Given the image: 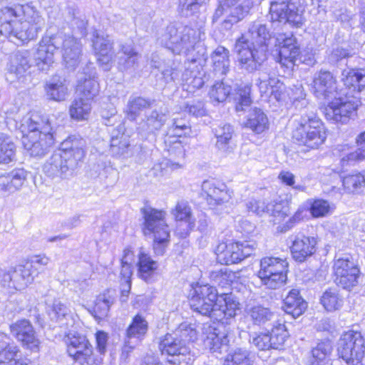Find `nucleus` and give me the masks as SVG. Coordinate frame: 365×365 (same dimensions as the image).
<instances>
[{"mask_svg":"<svg viewBox=\"0 0 365 365\" xmlns=\"http://www.w3.org/2000/svg\"><path fill=\"white\" fill-rule=\"evenodd\" d=\"M202 196L211 208L228 203L232 197L233 192L222 182L215 180L203 181L201 185Z\"/></svg>","mask_w":365,"mask_h":365,"instance_id":"f3484780","label":"nucleus"},{"mask_svg":"<svg viewBox=\"0 0 365 365\" xmlns=\"http://www.w3.org/2000/svg\"><path fill=\"white\" fill-rule=\"evenodd\" d=\"M245 125L255 133L260 134L268 129L269 120L267 115L261 109L253 108L247 115Z\"/></svg>","mask_w":365,"mask_h":365,"instance_id":"e433bc0d","label":"nucleus"},{"mask_svg":"<svg viewBox=\"0 0 365 365\" xmlns=\"http://www.w3.org/2000/svg\"><path fill=\"white\" fill-rule=\"evenodd\" d=\"M173 334L184 344H186L188 342L194 341L197 339V333L195 327L192 325L182 323L178 329L173 332Z\"/></svg>","mask_w":365,"mask_h":365,"instance_id":"680f3d73","label":"nucleus"},{"mask_svg":"<svg viewBox=\"0 0 365 365\" xmlns=\"http://www.w3.org/2000/svg\"><path fill=\"white\" fill-rule=\"evenodd\" d=\"M324 113L328 120L346 123L354 116L361 102L359 97L349 96L347 93L337 95V98L326 102Z\"/></svg>","mask_w":365,"mask_h":365,"instance_id":"9d476101","label":"nucleus"},{"mask_svg":"<svg viewBox=\"0 0 365 365\" xmlns=\"http://www.w3.org/2000/svg\"><path fill=\"white\" fill-rule=\"evenodd\" d=\"M212 132L217 139L215 146L225 153H230L232 151V140L234 135L233 127L226 123H221L212 128Z\"/></svg>","mask_w":365,"mask_h":365,"instance_id":"c85d7f7f","label":"nucleus"},{"mask_svg":"<svg viewBox=\"0 0 365 365\" xmlns=\"http://www.w3.org/2000/svg\"><path fill=\"white\" fill-rule=\"evenodd\" d=\"M150 106V102L142 97H131L128 103L127 113L130 120H134L140 113Z\"/></svg>","mask_w":365,"mask_h":365,"instance_id":"bf43d9fd","label":"nucleus"},{"mask_svg":"<svg viewBox=\"0 0 365 365\" xmlns=\"http://www.w3.org/2000/svg\"><path fill=\"white\" fill-rule=\"evenodd\" d=\"M68 355L82 365H98L101 363L102 360L96 356L93 346L88 340L81 343V345L78 346L73 353H69Z\"/></svg>","mask_w":365,"mask_h":365,"instance_id":"c9c22d12","label":"nucleus"},{"mask_svg":"<svg viewBox=\"0 0 365 365\" xmlns=\"http://www.w3.org/2000/svg\"><path fill=\"white\" fill-rule=\"evenodd\" d=\"M192 297L201 298L207 301H217L218 294L215 287L209 284H197L193 287Z\"/></svg>","mask_w":365,"mask_h":365,"instance_id":"e2e57ef3","label":"nucleus"},{"mask_svg":"<svg viewBox=\"0 0 365 365\" xmlns=\"http://www.w3.org/2000/svg\"><path fill=\"white\" fill-rule=\"evenodd\" d=\"M159 349L162 355L172 357L168 361L173 364H188L192 361L190 348L173 333L167 334L160 340Z\"/></svg>","mask_w":365,"mask_h":365,"instance_id":"4468645a","label":"nucleus"},{"mask_svg":"<svg viewBox=\"0 0 365 365\" xmlns=\"http://www.w3.org/2000/svg\"><path fill=\"white\" fill-rule=\"evenodd\" d=\"M232 91L231 86L226 85L223 81L217 82L213 85L210 96L212 99L220 103L226 100Z\"/></svg>","mask_w":365,"mask_h":365,"instance_id":"69168bd1","label":"nucleus"},{"mask_svg":"<svg viewBox=\"0 0 365 365\" xmlns=\"http://www.w3.org/2000/svg\"><path fill=\"white\" fill-rule=\"evenodd\" d=\"M333 350L332 343L330 340H323L319 342L311 351V356L308 359L309 365H326L330 361V356Z\"/></svg>","mask_w":365,"mask_h":365,"instance_id":"f704fd0d","label":"nucleus"},{"mask_svg":"<svg viewBox=\"0 0 365 365\" xmlns=\"http://www.w3.org/2000/svg\"><path fill=\"white\" fill-rule=\"evenodd\" d=\"M335 282L344 289H350L357 284L359 269L352 260L348 258L336 259L333 265Z\"/></svg>","mask_w":365,"mask_h":365,"instance_id":"a211bd4d","label":"nucleus"},{"mask_svg":"<svg viewBox=\"0 0 365 365\" xmlns=\"http://www.w3.org/2000/svg\"><path fill=\"white\" fill-rule=\"evenodd\" d=\"M292 138L299 145L317 149L327 138L326 129L313 110H307L302 114L299 125L292 133Z\"/></svg>","mask_w":365,"mask_h":365,"instance_id":"0eeeda50","label":"nucleus"},{"mask_svg":"<svg viewBox=\"0 0 365 365\" xmlns=\"http://www.w3.org/2000/svg\"><path fill=\"white\" fill-rule=\"evenodd\" d=\"M197 58L192 55L191 58H187L188 64L182 74L183 88L189 92H194L196 89L202 88L205 83V72L202 67L196 63Z\"/></svg>","mask_w":365,"mask_h":365,"instance_id":"b1692460","label":"nucleus"},{"mask_svg":"<svg viewBox=\"0 0 365 365\" xmlns=\"http://www.w3.org/2000/svg\"><path fill=\"white\" fill-rule=\"evenodd\" d=\"M16 145L12 139L4 133H0V164H8L15 159Z\"/></svg>","mask_w":365,"mask_h":365,"instance_id":"09e8293b","label":"nucleus"},{"mask_svg":"<svg viewBox=\"0 0 365 365\" xmlns=\"http://www.w3.org/2000/svg\"><path fill=\"white\" fill-rule=\"evenodd\" d=\"M320 301L324 309L329 312L337 310L343 304V299L336 289L326 290L323 293Z\"/></svg>","mask_w":365,"mask_h":365,"instance_id":"5fc2aeb1","label":"nucleus"},{"mask_svg":"<svg viewBox=\"0 0 365 365\" xmlns=\"http://www.w3.org/2000/svg\"><path fill=\"white\" fill-rule=\"evenodd\" d=\"M48 98L56 101H64L68 94V88L64 83V80L60 77L52 78L46 86Z\"/></svg>","mask_w":365,"mask_h":365,"instance_id":"c03bdc74","label":"nucleus"},{"mask_svg":"<svg viewBox=\"0 0 365 365\" xmlns=\"http://www.w3.org/2000/svg\"><path fill=\"white\" fill-rule=\"evenodd\" d=\"M168 152L170 158L155 165V169H158V167L161 168L163 165L170 168L172 170L179 169L182 167L181 160L184 159L185 155V149L182 143L178 140L173 141V145L168 149Z\"/></svg>","mask_w":365,"mask_h":365,"instance_id":"58836bf2","label":"nucleus"},{"mask_svg":"<svg viewBox=\"0 0 365 365\" xmlns=\"http://www.w3.org/2000/svg\"><path fill=\"white\" fill-rule=\"evenodd\" d=\"M252 6V0L219 1L212 16V22L215 23L220 18L225 17L223 21L225 27L230 28L233 24L243 19Z\"/></svg>","mask_w":365,"mask_h":365,"instance_id":"f8f14e48","label":"nucleus"},{"mask_svg":"<svg viewBox=\"0 0 365 365\" xmlns=\"http://www.w3.org/2000/svg\"><path fill=\"white\" fill-rule=\"evenodd\" d=\"M330 211V205L327 200H315L310 207V212L314 217L326 216Z\"/></svg>","mask_w":365,"mask_h":365,"instance_id":"774afa93","label":"nucleus"},{"mask_svg":"<svg viewBox=\"0 0 365 365\" xmlns=\"http://www.w3.org/2000/svg\"><path fill=\"white\" fill-rule=\"evenodd\" d=\"M87 24L84 16H74L71 22V36L61 32L52 35L46 34L39 42L34 56V62L38 68L47 71L54 63V53L61 46L66 66L74 69L80 62V39L87 34Z\"/></svg>","mask_w":365,"mask_h":365,"instance_id":"f257e3e1","label":"nucleus"},{"mask_svg":"<svg viewBox=\"0 0 365 365\" xmlns=\"http://www.w3.org/2000/svg\"><path fill=\"white\" fill-rule=\"evenodd\" d=\"M46 313L51 321L65 329L74 328L78 324L76 316L59 299H54L51 304H47Z\"/></svg>","mask_w":365,"mask_h":365,"instance_id":"4be33fe9","label":"nucleus"},{"mask_svg":"<svg viewBox=\"0 0 365 365\" xmlns=\"http://www.w3.org/2000/svg\"><path fill=\"white\" fill-rule=\"evenodd\" d=\"M171 213L178 222L175 230L177 235L181 238L186 237L195 227L188 202L185 200L178 201Z\"/></svg>","mask_w":365,"mask_h":365,"instance_id":"5701e85b","label":"nucleus"},{"mask_svg":"<svg viewBox=\"0 0 365 365\" xmlns=\"http://www.w3.org/2000/svg\"><path fill=\"white\" fill-rule=\"evenodd\" d=\"M274 41L279 47V63L287 68H292L301 53L297 38L292 34H279Z\"/></svg>","mask_w":365,"mask_h":365,"instance_id":"2eb2a0df","label":"nucleus"},{"mask_svg":"<svg viewBox=\"0 0 365 365\" xmlns=\"http://www.w3.org/2000/svg\"><path fill=\"white\" fill-rule=\"evenodd\" d=\"M337 353L348 365L361 362L365 354V340L361 332L349 330L341 334L337 344Z\"/></svg>","mask_w":365,"mask_h":365,"instance_id":"9b49d317","label":"nucleus"},{"mask_svg":"<svg viewBox=\"0 0 365 365\" xmlns=\"http://www.w3.org/2000/svg\"><path fill=\"white\" fill-rule=\"evenodd\" d=\"M2 282L4 286L12 287L16 290H21L26 288L28 284L21 274V269L16 265L14 267L9 268V270L2 274Z\"/></svg>","mask_w":365,"mask_h":365,"instance_id":"de8ad7c7","label":"nucleus"},{"mask_svg":"<svg viewBox=\"0 0 365 365\" xmlns=\"http://www.w3.org/2000/svg\"><path fill=\"white\" fill-rule=\"evenodd\" d=\"M43 24L42 16L30 4L0 9V34L17 45L35 38Z\"/></svg>","mask_w":365,"mask_h":365,"instance_id":"f03ea898","label":"nucleus"},{"mask_svg":"<svg viewBox=\"0 0 365 365\" xmlns=\"http://www.w3.org/2000/svg\"><path fill=\"white\" fill-rule=\"evenodd\" d=\"M202 196L211 208L228 203L232 197L233 192L222 182L215 180L203 181L201 185Z\"/></svg>","mask_w":365,"mask_h":365,"instance_id":"dca6fc26","label":"nucleus"},{"mask_svg":"<svg viewBox=\"0 0 365 365\" xmlns=\"http://www.w3.org/2000/svg\"><path fill=\"white\" fill-rule=\"evenodd\" d=\"M166 115L162 111L157 110H152L146 115L145 123L150 132L159 130L166 121Z\"/></svg>","mask_w":365,"mask_h":365,"instance_id":"0e129e2a","label":"nucleus"},{"mask_svg":"<svg viewBox=\"0 0 365 365\" xmlns=\"http://www.w3.org/2000/svg\"><path fill=\"white\" fill-rule=\"evenodd\" d=\"M307 304L300 296L299 291L293 289L289 291L284 299V309L286 313L297 318L302 315L307 309Z\"/></svg>","mask_w":365,"mask_h":365,"instance_id":"72a5a7b5","label":"nucleus"},{"mask_svg":"<svg viewBox=\"0 0 365 365\" xmlns=\"http://www.w3.org/2000/svg\"><path fill=\"white\" fill-rule=\"evenodd\" d=\"M102 44L98 43H95V55L97 58V61L99 65L104 71H109L112 67L114 51L113 46L108 48L100 49Z\"/></svg>","mask_w":365,"mask_h":365,"instance_id":"13d9d810","label":"nucleus"},{"mask_svg":"<svg viewBox=\"0 0 365 365\" xmlns=\"http://www.w3.org/2000/svg\"><path fill=\"white\" fill-rule=\"evenodd\" d=\"M269 14L273 22L288 23L300 27L304 21L302 10L289 0H272Z\"/></svg>","mask_w":365,"mask_h":365,"instance_id":"ddd939ff","label":"nucleus"},{"mask_svg":"<svg viewBox=\"0 0 365 365\" xmlns=\"http://www.w3.org/2000/svg\"><path fill=\"white\" fill-rule=\"evenodd\" d=\"M205 0H179V8L183 16H190L198 12Z\"/></svg>","mask_w":365,"mask_h":365,"instance_id":"338daca9","label":"nucleus"},{"mask_svg":"<svg viewBox=\"0 0 365 365\" xmlns=\"http://www.w3.org/2000/svg\"><path fill=\"white\" fill-rule=\"evenodd\" d=\"M27 178V172L23 168L11 170L0 176V193L9 196L19 190Z\"/></svg>","mask_w":365,"mask_h":365,"instance_id":"a878e982","label":"nucleus"},{"mask_svg":"<svg viewBox=\"0 0 365 365\" xmlns=\"http://www.w3.org/2000/svg\"><path fill=\"white\" fill-rule=\"evenodd\" d=\"M216 302L217 301H207L192 297L190 299V307L194 312L212 318H214V312H216Z\"/></svg>","mask_w":365,"mask_h":365,"instance_id":"864d4df0","label":"nucleus"},{"mask_svg":"<svg viewBox=\"0 0 365 365\" xmlns=\"http://www.w3.org/2000/svg\"><path fill=\"white\" fill-rule=\"evenodd\" d=\"M255 356L245 349L237 348L226 357L224 365H253Z\"/></svg>","mask_w":365,"mask_h":365,"instance_id":"49530a36","label":"nucleus"},{"mask_svg":"<svg viewBox=\"0 0 365 365\" xmlns=\"http://www.w3.org/2000/svg\"><path fill=\"white\" fill-rule=\"evenodd\" d=\"M214 71L226 74L230 69V52L223 46H218L211 55Z\"/></svg>","mask_w":365,"mask_h":365,"instance_id":"37998d69","label":"nucleus"},{"mask_svg":"<svg viewBox=\"0 0 365 365\" xmlns=\"http://www.w3.org/2000/svg\"><path fill=\"white\" fill-rule=\"evenodd\" d=\"M289 240L291 242L290 251L292 258L298 262H304L317 250V240L314 237L298 233L291 235Z\"/></svg>","mask_w":365,"mask_h":365,"instance_id":"412c9836","label":"nucleus"},{"mask_svg":"<svg viewBox=\"0 0 365 365\" xmlns=\"http://www.w3.org/2000/svg\"><path fill=\"white\" fill-rule=\"evenodd\" d=\"M288 262L286 259L265 257L260 260V269L257 276L262 284L269 289L281 287L287 279Z\"/></svg>","mask_w":365,"mask_h":365,"instance_id":"1a4fd4ad","label":"nucleus"},{"mask_svg":"<svg viewBox=\"0 0 365 365\" xmlns=\"http://www.w3.org/2000/svg\"><path fill=\"white\" fill-rule=\"evenodd\" d=\"M31 65V53L29 51H17L11 59L7 79L13 81L11 76H15L19 81H21L29 73Z\"/></svg>","mask_w":365,"mask_h":365,"instance_id":"bb28decb","label":"nucleus"},{"mask_svg":"<svg viewBox=\"0 0 365 365\" xmlns=\"http://www.w3.org/2000/svg\"><path fill=\"white\" fill-rule=\"evenodd\" d=\"M118 55V63L123 69L133 67L140 56L131 43L122 44Z\"/></svg>","mask_w":365,"mask_h":365,"instance_id":"a18cd8bd","label":"nucleus"},{"mask_svg":"<svg viewBox=\"0 0 365 365\" xmlns=\"http://www.w3.org/2000/svg\"><path fill=\"white\" fill-rule=\"evenodd\" d=\"M271 41V33L265 24L252 22L245 35L240 37L235 45L241 68L250 73L258 70L267 58Z\"/></svg>","mask_w":365,"mask_h":365,"instance_id":"7ed1b4c3","label":"nucleus"},{"mask_svg":"<svg viewBox=\"0 0 365 365\" xmlns=\"http://www.w3.org/2000/svg\"><path fill=\"white\" fill-rule=\"evenodd\" d=\"M342 183L349 192H357L365 185V176L359 172H353L343 177Z\"/></svg>","mask_w":365,"mask_h":365,"instance_id":"4d7b16f0","label":"nucleus"},{"mask_svg":"<svg viewBox=\"0 0 365 365\" xmlns=\"http://www.w3.org/2000/svg\"><path fill=\"white\" fill-rule=\"evenodd\" d=\"M204 345L212 353L222 354L228 349L229 339L226 334H220L218 330L210 325H204Z\"/></svg>","mask_w":365,"mask_h":365,"instance_id":"393cba45","label":"nucleus"},{"mask_svg":"<svg viewBox=\"0 0 365 365\" xmlns=\"http://www.w3.org/2000/svg\"><path fill=\"white\" fill-rule=\"evenodd\" d=\"M314 96L326 102L337 98L340 93L337 89L336 80L329 71H321L314 76L312 83Z\"/></svg>","mask_w":365,"mask_h":365,"instance_id":"6ab92c4d","label":"nucleus"},{"mask_svg":"<svg viewBox=\"0 0 365 365\" xmlns=\"http://www.w3.org/2000/svg\"><path fill=\"white\" fill-rule=\"evenodd\" d=\"M92 101L85 99L83 97L75 98L69 108V113L71 118L76 120H87L90 115L92 106Z\"/></svg>","mask_w":365,"mask_h":365,"instance_id":"79ce46f5","label":"nucleus"},{"mask_svg":"<svg viewBox=\"0 0 365 365\" xmlns=\"http://www.w3.org/2000/svg\"><path fill=\"white\" fill-rule=\"evenodd\" d=\"M114 303V299L108 294L97 297L91 314L97 319H102L108 315L110 308Z\"/></svg>","mask_w":365,"mask_h":365,"instance_id":"3c124183","label":"nucleus"},{"mask_svg":"<svg viewBox=\"0 0 365 365\" xmlns=\"http://www.w3.org/2000/svg\"><path fill=\"white\" fill-rule=\"evenodd\" d=\"M238 242H221L215 250L217 260L222 264H232L240 262Z\"/></svg>","mask_w":365,"mask_h":365,"instance_id":"473e14b6","label":"nucleus"},{"mask_svg":"<svg viewBox=\"0 0 365 365\" xmlns=\"http://www.w3.org/2000/svg\"><path fill=\"white\" fill-rule=\"evenodd\" d=\"M138 274L140 278L150 282L158 267V264L153 260L143 248H140L138 252Z\"/></svg>","mask_w":365,"mask_h":365,"instance_id":"2f4dec72","label":"nucleus"},{"mask_svg":"<svg viewBox=\"0 0 365 365\" xmlns=\"http://www.w3.org/2000/svg\"><path fill=\"white\" fill-rule=\"evenodd\" d=\"M245 311L247 318L253 324L258 326L265 325L275 317V314L269 308L259 304L247 306Z\"/></svg>","mask_w":365,"mask_h":365,"instance_id":"4c0bfd02","label":"nucleus"},{"mask_svg":"<svg viewBox=\"0 0 365 365\" xmlns=\"http://www.w3.org/2000/svg\"><path fill=\"white\" fill-rule=\"evenodd\" d=\"M19 352L18 346L4 334H0V365H12Z\"/></svg>","mask_w":365,"mask_h":365,"instance_id":"a19ab883","label":"nucleus"},{"mask_svg":"<svg viewBox=\"0 0 365 365\" xmlns=\"http://www.w3.org/2000/svg\"><path fill=\"white\" fill-rule=\"evenodd\" d=\"M344 86L359 93L365 88V67L344 69L341 73Z\"/></svg>","mask_w":365,"mask_h":365,"instance_id":"7c9ffc66","label":"nucleus"},{"mask_svg":"<svg viewBox=\"0 0 365 365\" xmlns=\"http://www.w3.org/2000/svg\"><path fill=\"white\" fill-rule=\"evenodd\" d=\"M269 334L272 349H280L289 336L285 325L279 322L273 325L271 332Z\"/></svg>","mask_w":365,"mask_h":365,"instance_id":"6e6d98bb","label":"nucleus"},{"mask_svg":"<svg viewBox=\"0 0 365 365\" xmlns=\"http://www.w3.org/2000/svg\"><path fill=\"white\" fill-rule=\"evenodd\" d=\"M77 91L80 97L93 101L99 92L98 82L94 77L85 78L83 81L81 80L77 86Z\"/></svg>","mask_w":365,"mask_h":365,"instance_id":"603ef678","label":"nucleus"},{"mask_svg":"<svg viewBox=\"0 0 365 365\" xmlns=\"http://www.w3.org/2000/svg\"><path fill=\"white\" fill-rule=\"evenodd\" d=\"M205 38L202 28L193 29L189 26L175 22L168 25L159 37L160 43L176 54L188 56L195 49L198 55H204L201 41Z\"/></svg>","mask_w":365,"mask_h":365,"instance_id":"423d86ee","label":"nucleus"},{"mask_svg":"<svg viewBox=\"0 0 365 365\" xmlns=\"http://www.w3.org/2000/svg\"><path fill=\"white\" fill-rule=\"evenodd\" d=\"M76 328V325H75L74 328L67 329L68 332L65 331V342L67 345L68 354L73 353V351L78 346H81V343H84L88 340L86 336L76 332L75 331Z\"/></svg>","mask_w":365,"mask_h":365,"instance_id":"052dcab7","label":"nucleus"},{"mask_svg":"<svg viewBox=\"0 0 365 365\" xmlns=\"http://www.w3.org/2000/svg\"><path fill=\"white\" fill-rule=\"evenodd\" d=\"M86 140L77 135L68 137L43 165V172L51 178H68L85 156Z\"/></svg>","mask_w":365,"mask_h":365,"instance_id":"39448f33","label":"nucleus"},{"mask_svg":"<svg viewBox=\"0 0 365 365\" xmlns=\"http://www.w3.org/2000/svg\"><path fill=\"white\" fill-rule=\"evenodd\" d=\"M148 329V323L145 319L140 315H135L126 330V339L124 349H133L144 337Z\"/></svg>","mask_w":365,"mask_h":365,"instance_id":"cd10ccee","label":"nucleus"},{"mask_svg":"<svg viewBox=\"0 0 365 365\" xmlns=\"http://www.w3.org/2000/svg\"><path fill=\"white\" fill-rule=\"evenodd\" d=\"M141 212L144 218V234L152 235L155 253L163 255L170 241V230L165 220L166 213L152 207L142 208Z\"/></svg>","mask_w":365,"mask_h":365,"instance_id":"6e6552de","label":"nucleus"},{"mask_svg":"<svg viewBox=\"0 0 365 365\" xmlns=\"http://www.w3.org/2000/svg\"><path fill=\"white\" fill-rule=\"evenodd\" d=\"M289 203L286 200H274L267 204V213L273 217L274 224L280 223L288 216Z\"/></svg>","mask_w":365,"mask_h":365,"instance_id":"8fccbe9b","label":"nucleus"},{"mask_svg":"<svg viewBox=\"0 0 365 365\" xmlns=\"http://www.w3.org/2000/svg\"><path fill=\"white\" fill-rule=\"evenodd\" d=\"M13 336L22 344L24 347L34 352L40 349L41 341L29 320L21 319L10 326Z\"/></svg>","mask_w":365,"mask_h":365,"instance_id":"aec40b11","label":"nucleus"},{"mask_svg":"<svg viewBox=\"0 0 365 365\" xmlns=\"http://www.w3.org/2000/svg\"><path fill=\"white\" fill-rule=\"evenodd\" d=\"M216 307L214 318L221 321L224 318L234 317L239 309V303L232 294H226L218 297Z\"/></svg>","mask_w":365,"mask_h":365,"instance_id":"c756f323","label":"nucleus"},{"mask_svg":"<svg viewBox=\"0 0 365 365\" xmlns=\"http://www.w3.org/2000/svg\"><path fill=\"white\" fill-rule=\"evenodd\" d=\"M123 130L122 126H119L117 130H114L111 134L110 150L113 155L120 157L128 153L130 145L128 135L121 133Z\"/></svg>","mask_w":365,"mask_h":365,"instance_id":"ea45409f","label":"nucleus"},{"mask_svg":"<svg viewBox=\"0 0 365 365\" xmlns=\"http://www.w3.org/2000/svg\"><path fill=\"white\" fill-rule=\"evenodd\" d=\"M16 128L22 133V144L30 155L43 156L54 144L52 120L36 112L24 115Z\"/></svg>","mask_w":365,"mask_h":365,"instance_id":"20e7f679","label":"nucleus"}]
</instances>
